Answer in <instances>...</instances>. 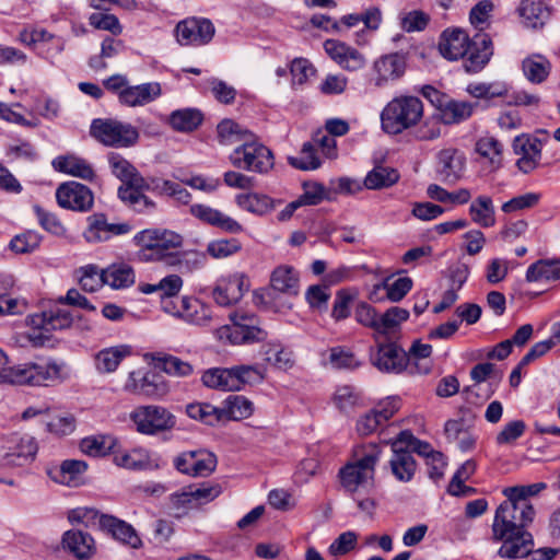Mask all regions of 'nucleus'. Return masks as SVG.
I'll list each match as a JSON object with an SVG mask.
<instances>
[{
    "mask_svg": "<svg viewBox=\"0 0 560 560\" xmlns=\"http://www.w3.org/2000/svg\"><path fill=\"white\" fill-rule=\"evenodd\" d=\"M535 509L532 503L506 498L497 509L492 524L493 539L502 541L499 556L515 559L527 555L534 540L526 527L533 523Z\"/></svg>",
    "mask_w": 560,
    "mask_h": 560,
    "instance_id": "1",
    "label": "nucleus"
},
{
    "mask_svg": "<svg viewBox=\"0 0 560 560\" xmlns=\"http://www.w3.org/2000/svg\"><path fill=\"white\" fill-rule=\"evenodd\" d=\"M143 261H161L175 267L182 261L175 249L182 247L183 236L166 229H144L133 236Z\"/></svg>",
    "mask_w": 560,
    "mask_h": 560,
    "instance_id": "2",
    "label": "nucleus"
},
{
    "mask_svg": "<svg viewBox=\"0 0 560 560\" xmlns=\"http://www.w3.org/2000/svg\"><path fill=\"white\" fill-rule=\"evenodd\" d=\"M63 365L56 361L26 362L0 370V383L11 385L48 386L61 382Z\"/></svg>",
    "mask_w": 560,
    "mask_h": 560,
    "instance_id": "3",
    "label": "nucleus"
},
{
    "mask_svg": "<svg viewBox=\"0 0 560 560\" xmlns=\"http://www.w3.org/2000/svg\"><path fill=\"white\" fill-rule=\"evenodd\" d=\"M423 117V103L417 96L393 98L381 113L382 129L388 135H399L417 126Z\"/></svg>",
    "mask_w": 560,
    "mask_h": 560,
    "instance_id": "4",
    "label": "nucleus"
},
{
    "mask_svg": "<svg viewBox=\"0 0 560 560\" xmlns=\"http://www.w3.org/2000/svg\"><path fill=\"white\" fill-rule=\"evenodd\" d=\"M380 457L381 448L376 444L364 445L355 450L353 460L340 469L339 477L342 487L349 492H354L360 487L371 485Z\"/></svg>",
    "mask_w": 560,
    "mask_h": 560,
    "instance_id": "5",
    "label": "nucleus"
},
{
    "mask_svg": "<svg viewBox=\"0 0 560 560\" xmlns=\"http://www.w3.org/2000/svg\"><path fill=\"white\" fill-rule=\"evenodd\" d=\"M230 161L236 168L260 174L268 173L275 164L271 150L254 135L252 139H247L233 150Z\"/></svg>",
    "mask_w": 560,
    "mask_h": 560,
    "instance_id": "6",
    "label": "nucleus"
},
{
    "mask_svg": "<svg viewBox=\"0 0 560 560\" xmlns=\"http://www.w3.org/2000/svg\"><path fill=\"white\" fill-rule=\"evenodd\" d=\"M90 133L98 142L113 148H129L139 139V131L131 124L110 118L94 119Z\"/></svg>",
    "mask_w": 560,
    "mask_h": 560,
    "instance_id": "7",
    "label": "nucleus"
},
{
    "mask_svg": "<svg viewBox=\"0 0 560 560\" xmlns=\"http://www.w3.org/2000/svg\"><path fill=\"white\" fill-rule=\"evenodd\" d=\"M137 432L156 435L170 432L176 427V417L165 407L158 405L139 406L129 416Z\"/></svg>",
    "mask_w": 560,
    "mask_h": 560,
    "instance_id": "8",
    "label": "nucleus"
},
{
    "mask_svg": "<svg viewBox=\"0 0 560 560\" xmlns=\"http://www.w3.org/2000/svg\"><path fill=\"white\" fill-rule=\"evenodd\" d=\"M231 325L218 329L220 339H228L234 345L264 342L268 332L258 325V318L246 313L231 314Z\"/></svg>",
    "mask_w": 560,
    "mask_h": 560,
    "instance_id": "9",
    "label": "nucleus"
},
{
    "mask_svg": "<svg viewBox=\"0 0 560 560\" xmlns=\"http://www.w3.org/2000/svg\"><path fill=\"white\" fill-rule=\"evenodd\" d=\"M163 311L199 327H210L217 323L212 307L192 296H183L178 303L166 301L163 304Z\"/></svg>",
    "mask_w": 560,
    "mask_h": 560,
    "instance_id": "10",
    "label": "nucleus"
},
{
    "mask_svg": "<svg viewBox=\"0 0 560 560\" xmlns=\"http://www.w3.org/2000/svg\"><path fill=\"white\" fill-rule=\"evenodd\" d=\"M249 288L250 281L244 272H231L215 280L211 298L220 306H233L243 299Z\"/></svg>",
    "mask_w": 560,
    "mask_h": 560,
    "instance_id": "11",
    "label": "nucleus"
},
{
    "mask_svg": "<svg viewBox=\"0 0 560 560\" xmlns=\"http://www.w3.org/2000/svg\"><path fill=\"white\" fill-rule=\"evenodd\" d=\"M9 445L0 453L2 467H23L32 463L37 454L38 444L30 434H12L8 440Z\"/></svg>",
    "mask_w": 560,
    "mask_h": 560,
    "instance_id": "12",
    "label": "nucleus"
},
{
    "mask_svg": "<svg viewBox=\"0 0 560 560\" xmlns=\"http://www.w3.org/2000/svg\"><path fill=\"white\" fill-rule=\"evenodd\" d=\"M215 33L213 23L203 18H187L179 21L174 30L180 46H203L211 42Z\"/></svg>",
    "mask_w": 560,
    "mask_h": 560,
    "instance_id": "13",
    "label": "nucleus"
},
{
    "mask_svg": "<svg viewBox=\"0 0 560 560\" xmlns=\"http://www.w3.org/2000/svg\"><path fill=\"white\" fill-rule=\"evenodd\" d=\"M173 464L180 474L190 477H208L215 470L217 457L205 450L186 451L178 454Z\"/></svg>",
    "mask_w": 560,
    "mask_h": 560,
    "instance_id": "14",
    "label": "nucleus"
},
{
    "mask_svg": "<svg viewBox=\"0 0 560 560\" xmlns=\"http://www.w3.org/2000/svg\"><path fill=\"white\" fill-rule=\"evenodd\" d=\"M56 199L61 208L78 212H88L94 205L92 190L74 180L59 185L56 190Z\"/></svg>",
    "mask_w": 560,
    "mask_h": 560,
    "instance_id": "15",
    "label": "nucleus"
},
{
    "mask_svg": "<svg viewBox=\"0 0 560 560\" xmlns=\"http://www.w3.org/2000/svg\"><path fill=\"white\" fill-rule=\"evenodd\" d=\"M372 364L385 373L399 374L408 370V357L404 349L396 343H381L371 355Z\"/></svg>",
    "mask_w": 560,
    "mask_h": 560,
    "instance_id": "16",
    "label": "nucleus"
},
{
    "mask_svg": "<svg viewBox=\"0 0 560 560\" xmlns=\"http://www.w3.org/2000/svg\"><path fill=\"white\" fill-rule=\"evenodd\" d=\"M89 225L84 238L89 243L106 242L113 236L124 235L131 231L128 223H109L103 213H95L88 218Z\"/></svg>",
    "mask_w": 560,
    "mask_h": 560,
    "instance_id": "17",
    "label": "nucleus"
},
{
    "mask_svg": "<svg viewBox=\"0 0 560 560\" xmlns=\"http://www.w3.org/2000/svg\"><path fill=\"white\" fill-rule=\"evenodd\" d=\"M324 49L336 63L347 71H357L365 66L363 54L346 43L327 39L324 43Z\"/></svg>",
    "mask_w": 560,
    "mask_h": 560,
    "instance_id": "18",
    "label": "nucleus"
},
{
    "mask_svg": "<svg viewBox=\"0 0 560 560\" xmlns=\"http://www.w3.org/2000/svg\"><path fill=\"white\" fill-rule=\"evenodd\" d=\"M493 55L492 40L487 34H476L468 44L464 67L468 72L480 71Z\"/></svg>",
    "mask_w": 560,
    "mask_h": 560,
    "instance_id": "19",
    "label": "nucleus"
},
{
    "mask_svg": "<svg viewBox=\"0 0 560 560\" xmlns=\"http://www.w3.org/2000/svg\"><path fill=\"white\" fill-rule=\"evenodd\" d=\"M270 295L276 299V294H284L287 298L298 296L300 291L299 272L289 265L278 266L270 276Z\"/></svg>",
    "mask_w": 560,
    "mask_h": 560,
    "instance_id": "20",
    "label": "nucleus"
},
{
    "mask_svg": "<svg viewBox=\"0 0 560 560\" xmlns=\"http://www.w3.org/2000/svg\"><path fill=\"white\" fill-rule=\"evenodd\" d=\"M514 152L520 156L516 161L518 170L525 174L533 172L541 158V142L525 135L518 136L513 142Z\"/></svg>",
    "mask_w": 560,
    "mask_h": 560,
    "instance_id": "21",
    "label": "nucleus"
},
{
    "mask_svg": "<svg viewBox=\"0 0 560 560\" xmlns=\"http://www.w3.org/2000/svg\"><path fill=\"white\" fill-rule=\"evenodd\" d=\"M399 409L397 399H388L381 404L378 408L372 409L362 415L357 421V431L360 435L373 433L381 424L389 420Z\"/></svg>",
    "mask_w": 560,
    "mask_h": 560,
    "instance_id": "22",
    "label": "nucleus"
},
{
    "mask_svg": "<svg viewBox=\"0 0 560 560\" xmlns=\"http://www.w3.org/2000/svg\"><path fill=\"white\" fill-rule=\"evenodd\" d=\"M189 211L191 215L203 223L221 229L224 232L236 234L243 231V226L236 220L209 206L196 203L190 207Z\"/></svg>",
    "mask_w": 560,
    "mask_h": 560,
    "instance_id": "23",
    "label": "nucleus"
},
{
    "mask_svg": "<svg viewBox=\"0 0 560 560\" xmlns=\"http://www.w3.org/2000/svg\"><path fill=\"white\" fill-rule=\"evenodd\" d=\"M161 93V85L158 82L128 85L119 92V102L129 107L143 106L153 102Z\"/></svg>",
    "mask_w": 560,
    "mask_h": 560,
    "instance_id": "24",
    "label": "nucleus"
},
{
    "mask_svg": "<svg viewBox=\"0 0 560 560\" xmlns=\"http://www.w3.org/2000/svg\"><path fill=\"white\" fill-rule=\"evenodd\" d=\"M376 72L375 84L383 86L389 81L402 77L406 70L405 56L398 52L385 55L374 62Z\"/></svg>",
    "mask_w": 560,
    "mask_h": 560,
    "instance_id": "25",
    "label": "nucleus"
},
{
    "mask_svg": "<svg viewBox=\"0 0 560 560\" xmlns=\"http://www.w3.org/2000/svg\"><path fill=\"white\" fill-rule=\"evenodd\" d=\"M151 189L152 183L144 180V186H120L118 188L119 199L130 209L138 213H151L155 210V202L145 196L142 190Z\"/></svg>",
    "mask_w": 560,
    "mask_h": 560,
    "instance_id": "26",
    "label": "nucleus"
},
{
    "mask_svg": "<svg viewBox=\"0 0 560 560\" xmlns=\"http://www.w3.org/2000/svg\"><path fill=\"white\" fill-rule=\"evenodd\" d=\"M51 165L57 172L84 180L92 182L95 177L93 166L74 154L59 155L52 160Z\"/></svg>",
    "mask_w": 560,
    "mask_h": 560,
    "instance_id": "27",
    "label": "nucleus"
},
{
    "mask_svg": "<svg viewBox=\"0 0 560 560\" xmlns=\"http://www.w3.org/2000/svg\"><path fill=\"white\" fill-rule=\"evenodd\" d=\"M469 37L462 30H446L439 43L441 55L448 60L464 58L468 50Z\"/></svg>",
    "mask_w": 560,
    "mask_h": 560,
    "instance_id": "28",
    "label": "nucleus"
},
{
    "mask_svg": "<svg viewBox=\"0 0 560 560\" xmlns=\"http://www.w3.org/2000/svg\"><path fill=\"white\" fill-rule=\"evenodd\" d=\"M439 173L446 182L458 180L465 170V156L457 149L447 148L438 154Z\"/></svg>",
    "mask_w": 560,
    "mask_h": 560,
    "instance_id": "29",
    "label": "nucleus"
},
{
    "mask_svg": "<svg viewBox=\"0 0 560 560\" xmlns=\"http://www.w3.org/2000/svg\"><path fill=\"white\" fill-rule=\"evenodd\" d=\"M338 33L357 27L363 23L364 28L371 32L377 31L382 23V11L377 7H370L361 13H351L337 21Z\"/></svg>",
    "mask_w": 560,
    "mask_h": 560,
    "instance_id": "30",
    "label": "nucleus"
},
{
    "mask_svg": "<svg viewBox=\"0 0 560 560\" xmlns=\"http://www.w3.org/2000/svg\"><path fill=\"white\" fill-rule=\"evenodd\" d=\"M132 348L128 345H118L100 350L94 357L95 369L98 373L107 374L117 370L120 362L131 355Z\"/></svg>",
    "mask_w": 560,
    "mask_h": 560,
    "instance_id": "31",
    "label": "nucleus"
},
{
    "mask_svg": "<svg viewBox=\"0 0 560 560\" xmlns=\"http://www.w3.org/2000/svg\"><path fill=\"white\" fill-rule=\"evenodd\" d=\"M184 281L180 276L176 273L167 275L162 278L158 283H139L138 290L143 294L158 293L163 305L166 301H172V298L178 295L183 289Z\"/></svg>",
    "mask_w": 560,
    "mask_h": 560,
    "instance_id": "32",
    "label": "nucleus"
},
{
    "mask_svg": "<svg viewBox=\"0 0 560 560\" xmlns=\"http://www.w3.org/2000/svg\"><path fill=\"white\" fill-rule=\"evenodd\" d=\"M63 548L69 550L78 559L91 558L96 550L93 537L81 530H68L62 536Z\"/></svg>",
    "mask_w": 560,
    "mask_h": 560,
    "instance_id": "33",
    "label": "nucleus"
},
{
    "mask_svg": "<svg viewBox=\"0 0 560 560\" xmlns=\"http://www.w3.org/2000/svg\"><path fill=\"white\" fill-rule=\"evenodd\" d=\"M72 315L65 308H50L40 315L32 317L31 323L35 328L44 329L45 332L51 330H62L69 328L72 324Z\"/></svg>",
    "mask_w": 560,
    "mask_h": 560,
    "instance_id": "34",
    "label": "nucleus"
},
{
    "mask_svg": "<svg viewBox=\"0 0 560 560\" xmlns=\"http://www.w3.org/2000/svg\"><path fill=\"white\" fill-rule=\"evenodd\" d=\"M100 524L104 529L108 530L115 539L127 544L132 548L140 547L141 539L133 527L126 522L110 515H101Z\"/></svg>",
    "mask_w": 560,
    "mask_h": 560,
    "instance_id": "35",
    "label": "nucleus"
},
{
    "mask_svg": "<svg viewBox=\"0 0 560 560\" xmlns=\"http://www.w3.org/2000/svg\"><path fill=\"white\" fill-rule=\"evenodd\" d=\"M259 354L268 365L278 370L287 371L294 364L292 351L277 341L265 342Z\"/></svg>",
    "mask_w": 560,
    "mask_h": 560,
    "instance_id": "36",
    "label": "nucleus"
},
{
    "mask_svg": "<svg viewBox=\"0 0 560 560\" xmlns=\"http://www.w3.org/2000/svg\"><path fill=\"white\" fill-rule=\"evenodd\" d=\"M112 173L122 182L121 186H144V178L124 156L112 152L108 154Z\"/></svg>",
    "mask_w": 560,
    "mask_h": 560,
    "instance_id": "37",
    "label": "nucleus"
},
{
    "mask_svg": "<svg viewBox=\"0 0 560 560\" xmlns=\"http://www.w3.org/2000/svg\"><path fill=\"white\" fill-rule=\"evenodd\" d=\"M517 11L527 28L542 27L550 18V10L542 1L523 0Z\"/></svg>",
    "mask_w": 560,
    "mask_h": 560,
    "instance_id": "38",
    "label": "nucleus"
},
{
    "mask_svg": "<svg viewBox=\"0 0 560 560\" xmlns=\"http://www.w3.org/2000/svg\"><path fill=\"white\" fill-rule=\"evenodd\" d=\"M527 282H550L560 280V259H539L532 264L525 275Z\"/></svg>",
    "mask_w": 560,
    "mask_h": 560,
    "instance_id": "39",
    "label": "nucleus"
},
{
    "mask_svg": "<svg viewBox=\"0 0 560 560\" xmlns=\"http://www.w3.org/2000/svg\"><path fill=\"white\" fill-rule=\"evenodd\" d=\"M469 215L474 223L481 228H491L495 224V209L492 198L480 195L469 206Z\"/></svg>",
    "mask_w": 560,
    "mask_h": 560,
    "instance_id": "40",
    "label": "nucleus"
},
{
    "mask_svg": "<svg viewBox=\"0 0 560 560\" xmlns=\"http://www.w3.org/2000/svg\"><path fill=\"white\" fill-rule=\"evenodd\" d=\"M389 467L393 476L400 482H409L417 470V464L411 452H393Z\"/></svg>",
    "mask_w": 560,
    "mask_h": 560,
    "instance_id": "41",
    "label": "nucleus"
},
{
    "mask_svg": "<svg viewBox=\"0 0 560 560\" xmlns=\"http://www.w3.org/2000/svg\"><path fill=\"white\" fill-rule=\"evenodd\" d=\"M105 283L113 289H124L132 285L136 280L133 268L125 262L113 264L103 269Z\"/></svg>",
    "mask_w": 560,
    "mask_h": 560,
    "instance_id": "42",
    "label": "nucleus"
},
{
    "mask_svg": "<svg viewBox=\"0 0 560 560\" xmlns=\"http://www.w3.org/2000/svg\"><path fill=\"white\" fill-rule=\"evenodd\" d=\"M202 384L220 390H237L238 381L234 378L231 369L213 368L207 370L201 377Z\"/></svg>",
    "mask_w": 560,
    "mask_h": 560,
    "instance_id": "43",
    "label": "nucleus"
},
{
    "mask_svg": "<svg viewBox=\"0 0 560 560\" xmlns=\"http://www.w3.org/2000/svg\"><path fill=\"white\" fill-rule=\"evenodd\" d=\"M475 106L469 102L452 100L440 107L439 115L444 125L459 124L472 115Z\"/></svg>",
    "mask_w": 560,
    "mask_h": 560,
    "instance_id": "44",
    "label": "nucleus"
},
{
    "mask_svg": "<svg viewBox=\"0 0 560 560\" xmlns=\"http://www.w3.org/2000/svg\"><path fill=\"white\" fill-rule=\"evenodd\" d=\"M203 120V115L196 108L174 110L168 117V124L176 131L190 132L197 129Z\"/></svg>",
    "mask_w": 560,
    "mask_h": 560,
    "instance_id": "45",
    "label": "nucleus"
},
{
    "mask_svg": "<svg viewBox=\"0 0 560 560\" xmlns=\"http://www.w3.org/2000/svg\"><path fill=\"white\" fill-rule=\"evenodd\" d=\"M396 168L378 165L371 170L364 178V187L372 190L384 189L395 185L399 180Z\"/></svg>",
    "mask_w": 560,
    "mask_h": 560,
    "instance_id": "46",
    "label": "nucleus"
},
{
    "mask_svg": "<svg viewBox=\"0 0 560 560\" xmlns=\"http://www.w3.org/2000/svg\"><path fill=\"white\" fill-rule=\"evenodd\" d=\"M253 410V402L238 395L229 396L224 400V408H220L222 421L246 419L252 416Z\"/></svg>",
    "mask_w": 560,
    "mask_h": 560,
    "instance_id": "47",
    "label": "nucleus"
},
{
    "mask_svg": "<svg viewBox=\"0 0 560 560\" xmlns=\"http://www.w3.org/2000/svg\"><path fill=\"white\" fill-rule=\"evenodd\" d=\"M116 445V438L100 434L82 439L80 442V450L89 456L101 457L113 452Z\"/></svg>",
    "mask_w": 560,
    "mask_h": 560,
    "instance_id": "48",
    "label": "nucleus"
},
{
    "mask_svg": "<svg viewBox=\"0 0 560 560\" xmlns=\"http://www.w3.org/2000/svg\"><path fill=\"white\" fill-rule=\"evenodd\" d=\"M218 140L222 145H231L237 142H245L253 138V133L243 129L237 122L231 119H223L217 127Z\"/></svg>",
    "mask_w": 560,
    "mask_h": 560,
    "instance_id": "49",
    "label": "nucleus"
},
{
    "mask_svg": "<svg viewBox=\"0 0 560 560\" xmlns=\"http://www.w3.org/2000/svg\"><path fill=\"white\" fill-rule=\"evenodd\" d=\"M524 75L532 83H541L549 75L551 65L549 60L541 55H533L523 60Z\"/></svg>",
    "mask_w": 560,
    "mask_h": 560,
    "instance_id": "50",
    "label": "nucleus"
},
{
    "mask_svg": "<svg viewBox=\"0 0 560 560\" xmlns=\"http://www.w3.org/2000/svg\"><path fill=\"white\" fill-rule=\"evenodd\" d=\"M236 203L242 209L262 215L276 207V201L266 195L259 194H241L236 196Z\"/></svg>",
    "mask_w": 560,
    "mask_h": 560,
    "instance_id": "51",
    "label": "nucleus"
},
{
    "mask_svg": "<svg viewBox=\"0 0 560 560\" xmlns=\"http://www.w3.org/2000/svg\"><path fill=\"white\" fill-rule=\"evenodd\" d=\"M407 353L408 357V370L410 373H428L431 370L429 362L419 363L421 360H428L432 353V346L429 343H422L417 340L413 341Z\"/></svg>",
    "mask_w": 560,
    "mask_h": 560,
    "instance_id": "52",
    "label": "nucleus"
},
{
    "mask_svg": "<svg viewBox=\"0 0 560 560\" xmlns=\"http://www.w3.org/2000/svg\"><path fill=\"white\" fill-rule=\"evenodd\" d=\"M86 469L88 464L83 460L66 459L56 471L51 472V478L59 483L70 486Z\"/></svg>",
    "mask_w": 560,
    "mask_h": 560,
    "instance_id": "53",
    "label": "nucleus"
},
{
    "mask_svg": "<svg viewBox=\"0 0 560 560\" xmlns=\"http://www.w3.org/2000/svg\"><path fill=\"white\" fill-rule=\"evenodd\" d=\"M288 163L302 171L317 170L320 165V159L313 142H305L296 156H288Z\"/></svg>",
    "mask_w": 560,
    "mask_h": 560,
    "instance_id": "54",
    "label": "nucleus"
},
{
    "mask_svg": "<svg viewBox=\"0 0 560 560\" xmlns=\"http://www.w3.org/2000/svg\"><path fill=\"white\" fill-rule=\"evenodd\" d=\"M332 402L341 412L352 411L361 402L360 392L351 385H339L332 395Z\"/></svg>",
    "mask_w": 560,
    "mask_h": 560,
    "instance_id": "55",
    "label": "nucleus"
},
{
    "mask_svg": "<svg viewBox=\"0 0 560 560\" xmlns=\"http://www.w3.org/2000/svg\"><path fill=\"white\" fill-rule=\"evenodd\" d=\"M186 413L189 418L198 420L208 425H215L222 421V412L210 404L194 402L186 407Z\"/></svg>",
    "mask_w": 560,
    "mask_h": 560,
    "instance_id": "56",
    "label": "nucleus"
},
{
    "mask_svg": "<svg viewBox=\"0 0 560 560\" xmlns=\"http://www.w3.org/2000/svg\"><path fill=\"white\" fill-rule=\"evenodd\" d=\"M409 317V312L406 308L398 306L390 307L384 314L380 315L377 335H389L395 332L402 322Z\"/></svg>",
    "mask_w": 560,
    "mask_h": 560,
    "instance_id": "57",
    "label": "nucleus"
},
{
    "mask_svg": "<svg viewBox=\"0 0 560 560\" xmlns=\"http://www.w3.org/2000/svg\"><path fill=\"white\" fill-rule=\"evenodd\" d=\"M152 190L172 197L183 205H187L191 200V194L182 185L172 180L152 179Z\"/></svg>",
    "mask_w": 560,
    "mask_h": 560,
    "instance_id": "58",
    "label": "nucleus"
},
{
    "mask_svg": "<svg viewBox=\"0 0 560 560\" xmlns=\"http://www.w3.org/2000/svg\"><path fill=\"white\" fill-rule=\"evenodd\" d=\"M502 151V143L492 136H483L476 142V152L481 156L489 159L493 165H500Z\"/></svg>",
    "mask_w": 560,
    "mask_h": 560,
    "instance_id": "59",
    "label": "nucleus"
},
{
    "mask_svg": "<svg viewBox=\"0 0 560 560\" xmlns=\"http://www.w3.org/2000/svg\"><path fill=\"white\" fill-rule=\"evenodd\" d=\"M144 390H142L143 397L152 399H161L165 397L170 392V386L165 381L164 376L153 371H147V378L143 380Z\"/></svg>",
    "mask_w": 560,
    "mask_h": 560,
    "instance_id": "60",
    "label": "nucleus"
},
{
    "mask_svg": "<svg viewBox=\"0 0 560 560\" xmlns=\"http://www.w3.org/2000/svg\"><path fill=\"white\" fill-rule=\"evenodd\" d=\"M242 244L237 238H220L207 245V253L214 259H223L237 254Z\"/></svg>",
    "mask_w": 560,
    "mask_h": 560,
    "instance_id": "61",
    "label": "nucleus"
},
{
    "mask_svg": "<svg viewBox=\"0 0 560 560\" xmlns=\"http://www.w3.org/2000/svg\"><path fill=\"white\" fill-rule=\"evenodd\" d=\"M331 296L328 285L314 284L305 291V300L312 310L324 312L327 310L328 301Z\"/></svg>",
    "mask_w": 560,
    "mask_h": 560,
    "instance_id": "62",
    "label": "nucleus"
},
{
    "mask_svg": "<svg viewBox=\"0 0 560 560\" xmlns=\"http://www.w3.org/2000/svg\"><path fill=\"white\" fill-rule=\"evenodd\" d=\"M442 124L440 115L429 116L415 129L413 136L420 141L435 140L441 136Z\"/></svg>",
    "mask_w": 560,
    "mask_h": 560,
    "instance_id": "63",
    "label": "nucleus"
},
{
    "mask_svg": "<svg viewBox=\"0 0 560 560\" xmlns=\"http://www.w3.org/2000/svg\"><path fill=\"white\" fill-rule=\"evenodd\" d=\"M80 284L86 292H95L102 288L105 283V277H103V269H98L94 265H88L81 268Z\"/></svg>",
    "mask_w": 560,
    "mask_h": 560,
    "instance_id": "64",
    "label": "nucleus"
}]
</instances>
